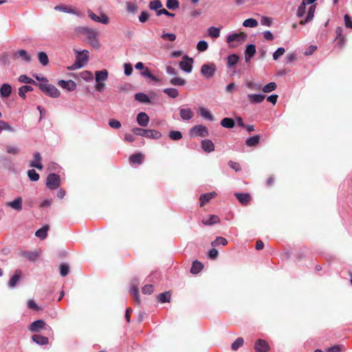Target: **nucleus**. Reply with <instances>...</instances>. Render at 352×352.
Instances as JSON below:
<instances>
[{"label":"nucleus","instance_id":"obj_19","mask_svg":"<svg viewBox=\"0 0 352 352\" xmlns=\"http://www.w3.org/2000/svg\"><path fill=\"white\" fill-rule=\"evenodd\" d=\"M216 195H217V193L214 192L201 195V196L199 197L200 206L203 207L206 203L210 201Z\"/></svg>","mask_w":352,"mask_h":352},{"label":"nucleus","instance_id":"obj_17","mask_svg":"<svg viewBox=\"0 0 352 352\" xmlns=\"http://www.w3.org/2000/svg\"><path fill=\"white\" fill-rule=\"evenodd\" d=\"M22 274V272L21 270H16L14 275L11 277L8 282V285L10 287H14L16 285L18 282L19 281L21 276Z\"/></svg>","mask_w":352,"mask_h":352},{"label":"nucleus","instance_id":"obj_13","mask_svg":"<svg viewBox=\"0 0 352 352\" xmlns=\"http://www.w3.org/2000/svg\"><path fill=\"white\" fill-rule=\"evenodd\" d=\"M234 195L243 206L248 205L252 199L251 195L249 193L236 192Z\"/></svg>","mask_w":352,"mask_h":352},{"label":"nucleus","instance_id":"obj_59","mask_svg":"<svg viewBox=\"0 0 352 352\" xmlns=\"http://www.w3.org/2000/svg\"><path fill=\"white\" fill-rule=\"evenodd\" d=\"M208 47V43L205 41H200L198 42L197 45V49L199 52H204L206 51Z\"/></svg>","mask_w":352,"mask_h":352},{"label":"nucleus","instance_id":"obj_53","mask_svg":"<svg viewBox=\"0 0 352 352\" xmlns=\"http://www.w3.org/2000/svg\"><path fill=\"white\" fill-rule=\"evenodd\" d=\"M157 298L161 302H169L170 294L168 292L161 293L159 294Z\"/></svg>","mask_w":352,"mask_h":352},{"label":"nucleus","instance_id":"obj_9","mask_svg":"<svg viewBox=\"0 0 352 352\" xmlns=\"http://www.w3.org/2000/svg\"><path fill=\"white\" fill-rule=\"evenodd\" d=\"M41 160L42 157L40 153L36 152L33 155V160L30 162V166L36 168L38 170H42L43 166L41 163Z\"/></svg>","mask_w":352,"mask_h":352},{"label":"nucleus","instance_id":"obj_30","mask_svg":"<svg viewBox=\"0 0 352 352\" xmlns=\"http://www.w3.org/2000/svg\"><path fill=\"white\" fill-rule=\"evenodd\" d=\"M144 155L142 153H139L131 155L129 160L130 162L133 164H141L144 160Z\"/></svg>","mask_w":352,"mask_h":352},{"label":"nucleus","instance_id":"obj_63","mask_svg":"<svg viewBox=\"0 0 352 352\" xmlns=\"http://www.w3.org/2000/svg\"><path fill=\"white\" fill-rule=\"evenodd\" d=\"M28 307L34 311H41V308L39 307L37 304L33 300H29L28 302Z\"/></svg>","mask_w":352,"mask_h":352},{"label":"nucleus","instance_id":"obj_7","mask_svg":"<svg viewBox=\"0 0 352 352\" xmlns=\"http://www.w3.org/2000/svg\"><path fill=\"white\" fill-rule=\"evenodd\" d=\"M12 60H15L19 58L25 62H30L31 60V56L28 54L25 50H19L14 51L12 53L11 57Z\"/></svg>","mask_w":352,"mask_h":352},{"label":"nucleus","instance_id":"obj_64","mask_svg":"<svg viewBox=\"0 0 352 352\" xmlns=\"http://www.w3.org/2000/svg\"><path fill=\"white\" fill-rule=\"evenodd\" d=\"M285 50L283 47H279L276 50V51L273 54V58L274 60H278L283 54Z\"/></svg>","mask_w":352,"mask_h":352},{"label":"nucleus","instance_id":"obj_10","mask_svg":"<svg viewBox=\"0 0 352 352\" xmlns=\"http://www.w3.org/2000/svg\"><path fill=\"white\" fill-rule=\"evenodd\" d=\"M254 349L256 352H268L270 346L266 341L258 339L254 344Z\"/></svg>","mask_w":352,"mask_h":352},{"label":"nucleus","instance_id":"obj_37","mask_svg":"<svg viewBox=\"0 0 352 352\" xmlns=\"http://www.w3.org/2000/svg\"><path fill=\"white\" fill-rule=\"evenodd\" d=\"M208 33L212 38H218L220 35V28L211 26L208 28Z\"/></svg>","mask_w":352,"mask_h":352},{"label":"nucleus","instance_id":"obj_32","mask_svg":"<svg viewBox=\"0 0 352 352\" xmlns=\"http://www.w3.org/2000/svg\"><path fill=\"white\" fill-rule=\"evenodd\" d=\"M260 142V135H256L251 138H249L245 141V144L248 146H256Z\"/></svg>","mask_w":352,"mask_h":352},{"label":"nucleus","instance_id":"obj_27","mask_svg":"<svg viewBox=\"0 0 352 352\" xmlns=\"http://www.w3.org/2000/svg\"><path fill=\"white\" fill-rule=\"evenodd\" d=\"M204 268V265L199 261H193L190 268V272L193 274L199 273Z\"/></svg>","mask_w":352,"mask_h":352},{"label":"nucleus","instance_id":"obj_40","mask_svg":"<svg viewBox=\"0 0 352 352\" xmlns=\"http://www.w3.org/2000/svg\"><path fill=\"white\" fill-rule=\"evenodd\" d=\"M131 292L134 297V300L137 304H140L141 300L140 298L139 290L137 285H133L131 289Z\"/></svg>","mask_w":352,"mask_h":352},{"label":"nucleus","instance_id":"obj_24","mask_svg":"<svg viewBox=\"0 0 352 352\" xmlns=\"http://www.w3.org/2000/svg\"><path fill=\"white\" fill-rule=\"evenodd\" d=\"M315 10H316V6L315 5L311 6L309 7V8L308 13H307V15L306 16V19L305 20H301L300 21V25H305L307 23H308L310 21H311L312 19L314 18Z\"/></svg>","mask_w":352,"mask_h":352},{"label":"nucleus","instance_id":"obj_48","mask_svg":"<svg viewBox=\"0 0 352 352\" xmlns=\"http://www.w3.org/2000/svg\"><path fill=\"white\" fill-rule=\"evenodd\" d=\"M170 82L173 85L183 86L186 85V81L182 78L175 77L170 79Z\"/></svg>","mask_w":352,"mask_h":352},{"label":"nucleus","instance_id":"obj_60","mask_svg":"<svg viewBox=\"0 0 352 352\" xmlns=\"http://www.w3.org/2000/svg\"><path fill=\"white\" fill-rule=\"evenodd\" d=\"M59 268L60 274L62 276H65L69 274V268L67 264H61Z\"/></svg>","mask_w":352,"mask_h":352},{"label":"nucleus","instance_id":"obj_12","mask_svg":"<svg viewBox=\"0 0 352 352\" xmlns=\"http://www.w3.org/2000/svg\"><path fill=\"white\" fill-rule=\"evenodd\" d=\"M46 323L43 320H37L30 324L29 330L32 332H38L41 329H43Z\"/></svg>","mask_w":352,"mask_h":352},{"label":"nucleus","instance_id":"obj_25","mask_svg":"<svg viewBox=\"0 0 352 352\" xmlns=\"http://www.w3.org/2000/svg\"><path fill=\"white\" fill-rule=\"evenodd\" d=\"M108 78V72L107 69L96 72V82H104Z\"/></svg>","mask_w":352,"mask_h":352},{"label":"nucleus","instance_id":"obj_16","mask_svg":"<svg viewBox=\"0 0 352 352\" xmlns=\"http://www.w3.org/2000/svg\"><path fill=\"white\" fill-rule=\"evenodd\" d=\"M137 122L140 126L145 127L148 124L149 118L146 113L141 112L138 114Z\"/></svg>","mask_w":352,"mask_h":352},{"label":"nucleus","instance_id":"obj_8","mask_svg":"<svg viewBox=\"0 0 352 352\" xmlns=\"http://www.w3.org/2000/svg\"><path fill=\"white\" fill-rule=\"evenodd\" d=\"M184 59L179 63V67L184 72L190 73L192 69L193 59L188 56H184Z\"/></svg>","mask_w":352,"mask_h":352},{"label":"nucleus","instance_id":"obj_31","mask_svg":"<svg viewBox=\"0 0 352 352\" xmlns=\"http://www.w3.org/2000/svg\"><path fill=\"white\" fill-rule=\"evenodd\" d=\"M21 255L31 261H36L39 256L37 252H23Z\"/></svg>","mask_w":352,"mask_h":352},{"label":"nucleus","instance_id":"obj_28","mask_svg":"<svg viewBox=\"0 0 352 352\" xmlns=\"http://www.w3.org/2000/svg\"><path fill=\"white\" fill-rule=\"evenodd\" d=\"M32 340L38 344L45 345L48 343V338L39 334L32 336Z\"/></svg>","mask_w":352,"mask_h":352},{"label":"nucleus","instance_id":"obj_57","mask_svg":"<svg viewBox=\"0 0 352 352\" xmlns=\"http://www.w3.org/2000/svg\"><path fill=\"white\" fill-rule=\"evenodd\" d=\"M83 66V64L80 63V56H76V60L75 63L69 67H68L69 69L73 70L82 67Z\"/></svg>","mask_w":352,"mask_h":352},{"label":"nucleus","instance_id":"obj_49","mask_svg":"<svg viewBox=\"0 0 352 352\" xmlns=\"http://www.w3.org/2000/svg\"><path fill=\"white\" fill-rule=\"evenodd\" d=\"M244 340L243 338H238L232 344L231 348L233 351L238 350L240 347H241L243 344Z\"/></svg>","mask_w":352,"mask_h":352},{"label":"nucleus","instance_id":"obj_56","mask_svg":"<svg viewBox=\"0 0 352 352\" xmlns=\"http://www.w3.org/2000/svg\"><path fill=\"white\" fill-rule=\"evenodd\" d=\"M161 38L164 40H168L170 41H175L176 39V35L173 33H164L163 32L161 35Z\"/></svg>","mask_w":352,"mask_h":352},{"label":"nucleus","instance_id":"obj_52","mask_svg":"<svg viewBox=\"0 0 352 352\" xmlns=\"http://www.w3.org/2000/svg\"><path fill=\"white\" fill-rule=\"evenodd\" d=\"M28 176L32 182H36L39 179V175L34 169H30L28 171Z\"/></svg>","mask_w":352,"mask_h":352},{"label":"nucleus","instance_id":"obj_51","mask_svg":"<svg viewBox=\"0 0 352 352\" xmlns=\"http://www.w3.org/2000/svg\"><path fill=\"white\" fill-rule=\"evenodd\" d=\"M77 56H80V63L84 65L87 63L89 58V52L87 50H83L82 52H76Z\"/></svg>","mask_w":352,"mask_h":352},{"label":"nucleus","instance_id":"obj_54","mask_svg":"<svg viewBox=\"0 0 352 352\" xmlns=\"http://www.w3.org/2000/svg\"><path fill=\"white\" fill-rule=\"evenodd\" d=\"M162 7V4L160 0H154L149 3V8L153 10H159Z\"/></svg>","mask_w":352,"mask_h":352},{"label":"nucleus","instance_id":"obj_11","mask_svg":"<svg viewBox=\"0 0 352 352\" xmlns=\"http://www.w3.org/2000/svg\"><path fill=\"white\" fill-rule=\"evenodd\" d=\"M58 85L62 88L67 89V91H72L76 89V84L72 80H60L58 82Z\"/></svg>","mask_w":352,"mask_h":352},{"label":"nucleus","instance_id":"obj_38","mask_svg":"<svg viewBox=\"0 0 352 352\" xmlns=\"http://www.w3.org/2000/svg\"><path fill=\"white\" fill-rule=\"evenodd\" d=\"M38 58L41 65L45 66L49 63V58L47 54L44 52H40L38 53Z\"/></svg>","mask_w":352,"mask_h":352},{"label":"nucleus","instance_id":"obj_22","mask_svg":"<svg viewBox=\"0 0 352 352\" xmlns=\"http://www.w3.org/2000/svg\"><path fill=\"white\" fill-rule=\"evenodd\" d=\"M256 53V46L254 45L250 44L246 47L245 54V61H249L251 58H252Z\"/></svg>","mask_w":352,"mask_h":352},{"label":"nucleus","instance_id":"obj_14","mask_svg":"<svg viewBox=\"0 0 352 352\" xmlns=\"http://www.w3.org/2000/svg\"><path fill=\"white\" fill-rule=\"evenodd\" d=\"M247 97L248 102L253 104L261 103L265 98V96L263 94H248Z\"/></svg>","mask_w":352,"mask_h":352},{"label":"nucleus","instance_id":"obj_41","mask_svg":"<svg viewBox=\"0 0 352 352\" xmlns=\"http://www.w3.org/2000/svg\"><path fill=\"white\" fill-rule=\"evenodd\" d=\"M54 10H58V11H62V12H67V13H71V14H76V11L74 9H72V8H70L69 6H65L58 5L54 7Z\"/></svg>","mask_w":352,"mask_h":352},{"label":"nucleus","instance_id":"obj_5","mask_svg":"<svg viewBox=\"0 0 352 352\" xmlns=\"http://www.w3.org/2000/svg\"><path fill=\"white\" fill-rule=\"evenodd\" d=\"M216 70L217 68L214 63L204 64L201 67V74L207 78L212 77L214 75Z\"/></svg>","mask_w":352,"mask_h":352},{"label":"nucleus","instance_id":"obj_20","mask_svg":"<svg viewBox=\"0 0 352 352\" xmlns=\"http://www.w3.org/2000/svg\"><path fill=\"white\" fill-rule=\"evenodd\" d=\"M220 222V219L217 215L212 214L202 220V223L205 226H212Z\"/></svg>","mask_w":352,"mask_h":352},{"label":"nucleus","instance_id":"obj_42","mask_svg":"<svg viewBox=\"0 0 352 352\" xmlns=\"http://www.w3.org/2000/svg\"><path fill=\"white\" fill-rule=\"evenodd\" d=\"M91 29L92 28H89V27L78 26L75 28L74 31L76 34L87 36Z\"/></svg>","mask_w":352,"mask_h":352},{"label":"nucleus","instance_id":"obj_4","mask_svg":"<svg viewBox=\"0 0 352 352\" xmlns=\"http://www.w3.org/2000/svg\"><path fill=\"white\" fill-rule=\"evenodd\" d=\"M247 35L244 32H240V33H234L232 34H230L227 37V42L230 44V46L234 47L235 45L232 44L233 42H237L239 44L242 43L246 38Z\"/></svg>","mask_w":352,"mask_h":352},{"label":"nucleus","instance_id":"obj_21","mask_svg":"<svg viewBox=\"0 0 352 352\" xmlns=\"http://www.w3.org/2000/svg\"><path fill=\"white\" fill-rule=\"evenodd\" d=\"M201 148L205 152L210 153L214 150V144L210 140L206 139L201 141Z\"/></svg>","mask_w":352,"mask_h":352},{"label":"nucleus","instance_id":"obj_23","mask_svg":"<svg viewBox=\"0 0 352 352\" xmlns=\"http://www.w3.org/2000/svg\"><path fill=\"white\" fill-rule=\"evenodd\" d=\"M12 93V87L9 84H3L0 88V95L2 98H8Z\"/></svg>","mask_w":352,"mask_h":352},{"label":"nucleus","instance_id":"obj_35","mask_svg":"<svg viewBox=\"0 0 352 352\" xmlns=\"http://www.w3.org/2000/svg\"><path fill=\"white\" fill-rule=\"evenodd\" d=\"M33 88L30 85H23L19 89V96L25 99V94L28 91H32Z\"/></svg>","mask_w":352,"mask_h":352},{"label":"nucleus","instance_id":"obj_3","mask_svg":"<svg viewBox=\"0 0 352 352\" xmlns=\"http://www.w3.org/2000/svg\"><path fill=\"white\" fill-rule=\"evenodd\" d=\"M99 32L94 29H91L87 35L88 43L94 48L99 49L101 46L100 43L98 38Z\"/></svg>","mask_w":352,"mask_h":352},{"label":"nucleus","instance_id":"obj_36","mask_svg":"<svg viewBox=\"0 0 352 352\" xmlns=\"http://www.w3.org/2000/svg\"><path fill=\"white\" fill-rule=\"evenodd\" d=\"M19 81L22 83L35 85L36 86L38 85V83L35 82L33 79L24 74L19 77Z\"/></svg>","mask_w":352,"mask_h":352},{"label":"nucleus","instance_id":"obj_18","mask_svg":"<svg viewBox=\"0 0 352 352\" xmlns=\"http://www.w3.org/2000/svg\"><path fill=\"white\" fill-rule=\"evenodd\" d=\"M179 115L182 120H190L193 116V111L189 108H182L179 110Z\"/></svg>","mask_w":352,"mask_h":352},{"label":"nucleus","instance_id":"obj_29","mask_svg":"<svg viewBox=\"0 0 352 352\" xmlns=\"http://www.w3.org/2000/svg\"><path fill=\"white\" fill-rule=\"evenodd\" d=\"M221 125L227 129H232L234 126L235 122L232 118H224L221 121Z\"/></svg>","mask_w":352,"mask_h":352},{"label":"nucleus","instance_id":"obj_34","mask_svg":"<svg viewBox=\"0 0 352 352\" xmlns=\"http://www.w3.org/2000/svg\"><path fill=\"white\" fill-rule=\"evenodd\" d=\"M135 99L142 103H150L151 100L148 96L144 93H138L135 95Z\"/></svg>","mask_w":352,"mask_h":352},{"label":"nucleus","instance_id":"obj_26","mask_svg":"<svg viewBox=\"0 0 352 352\" xmlns=\"http://www.w3.org/2000/svg\"><path fill=\"white\" fill-rule=\"evenodd\" d=\"M145 138L157 140L162 138V133L157 130L147 129Z\"/></svg>","mask_w":352,"mask_h":352},{"label":"nucleus","instance_id":"obj_43","mask_svg":"<svg viewBox=\"0 0 352 352\" xmlns=\"http://www.w3.org/2000/svg\"><path fill=\"white\" fill-rule=\"evenodd\" d=\"M199 112H200V114L201 116L208 120H213V116L211 114V113L208 110L206 109V108L204 107H200L199 108Z\"/></svg>","mask_w":352,"mask_h":352},{"label":"nucleus","instance_id":"obj_61","mask_svg":"<svg viewBox=\"0 0 352 352\" xmlns=\"http://www.w3.org/2000/svg\"><path fill=\"white\" fill-rule=\"evenodd\" d=\"M247 87L251 89L258 91L262 88V85L261 84L255 83L252 81H248L247 82Z\"/></svg>","mask_w":352,"mask_h":352},{"label":"nucleus","instance_id":"obj_33","mask_svg":"<svg viewBox=\"0 0 352 352\" xmlns=\"http://www.w3.org/2000/svg\"><path fill=\"white\" fill-rule=\"evenodd\" d=\"M49 228H50L49 226L45 225V226H43L41 228H40L39 230H38L36 232L35 235L41 239H44L47 236V230H49Z\"/></svg>","mask_w":352,"mask_h":352},{"label":"nucleus","instance_id":"obj_58","mask_svg":"<svg viewBox=\"0 0 352 352\" xmlns=\"http://www.w3.org/2000/svg\"><path fill=\"white\" fill-rule=\"evenodd\" d=\"M6 151L8 153L12 154V155H17L19 153V148L16 146H13L11 145H8L6 147Z\"/></svg>","mask_w":352,"mask_h":352},{"label":"nucleus","instance_id":"obj_1","mask_svg":"<svg viewBox=\"0 0 352 352\" xmlns=\"http://www.w3.org/2000/svg\"><path fill=\"white\" fill-rule=\"evenodd\" d=\"M38 88L46 95L52 97L58 98L60 96V91L54 85L45 83H38Z\"/></svg>","mask_w":352,"mask_h":352},{"label":"nucleus","instance_id":"obj_62","mask_svg":"<svg viewBox=\"0 0 352 352\" xmlns=\"http://www.w3.org/2000/svg\"><path fill=\"white\" fill-rule=\"evenodd\" d=\"M109 126L116 129H118L121 127V123L120 121L115 120V119H111L109 121Z\"/></svg>","mask_w":352,"mask_h":352},{"label":"nucleus","instance_id":"obj_2","mask_svg":"<svg viewBox=\"0 0 352 352\" xmlns=\"http://www.w3.org/2000/svg\"><path fill=\"white\" fill-rule=\"evenodd\" d=\"M60 185V176L55 173H50L46 179V186L50 190L58 188Z\"/></svg>","mask_w":352,"mask_h":352},{"label":"nucleus","instance_id":"obj_46","mask_svg":"<svg viewBox=\"0 0 352 352\" xmlns=\"http://www.w3.org/2000/svg\"><path fill=\"white\" fill-rule=\"evenodd\" d=\"M257 25V21L252 18L245 19L243 23V25L247 28H255Z\"/></svg>","mask_w":352,"mask_h":352},{"label":"nucleus","instance_id":"obj_50","mask_svg":"<svg viewBox=\"0 0 352 352\" xmlns=\"http://www.w3.org/2000/svg\"><path fill=\"white\" fill-rule=\"evenodd\" d=\"M169 138L174 141L179 140L182 138V134L179 131H170Z\"/></svg>","mask_w":352,"mask_h":352},{"label":"nucleus","instance_id":"obj_55","mask_svg":"<svg viewBox=\"0 0 352 352\" xmlns=\"http://www.w3.org/2000/svg\"><path fill=\"white\" fill-rule=\"evenodd\" d=\"M228 243V241L226 239L222 237V236H218L215 241L212 242V246H216L219 245H226Z\"/></svg>","mask_w":352,"mask_h":352},{"label":"nucleus","instance_id":"obj_47","mask_svg":"<svg viewBox=\"0 0 352 352\" xmlns=\"http://www.w3.org/2000/svg\"><path fill=\"white\" fill-rule=\"evenodd\" d=\"M166 7L169 10H176L179 7V3L177 0H167Z\"/></svg>","mask_w":352,"mask_h":352},{"label":"nucleus","instance_id":"obj_39","mask_svg":"<svg viewBox=\"0 0 352 352\" xmlns=\"http://www.w3.org/2000/svg\"><path fill=\"white\" fill-rule=\"evenodd\" d=\"M239 57L238 55L233 54L228 56L227 63L229 67L236 65L239 61Z\"/></svg>","mask_w":352,"mask_h":352},{"label":"nucleus","instance_id":"obj_6","mask_svg":"<svg viewBox=\"0 0 352 352\" xmlns=\"http://www.w3.org/2000/svg\"><path fill=\"white\" fill-rule=\"evenodd\" d=\"M208 134L209 133L208 129L202 124L196 125L190 129V135L192 136H199L204 138L207 137Z\"/></svg>","mask_w":352,"mask_h":352},{"label":"nucleus","instance_id":"obj_45","mask_svg":"<svg viewBox=\"0 0 352 352\" xmlns=\"http://www.w3.org/2000/svg\"><path fill=\"white\" fill-rule=\"evenodd\" d=\"M164 93H165L166 94H167L169 97H170L172 98H175L179 95L178 91L175 88L164 89Z\"/></svg>","mask_w":352,"mask_h":352},{"label":"nucleus","instance_id":"obj_44","mask_svg":"<svg viewBox=\"0 0 352 352\" xmlns=\"http://www.w3.org/2000/svg\"><path fill=\"white\" fill-rule=\"evenodd\" d=\"M276 87V84L274 82H272L263 87L261 89L264 93H270L275 90Z\"/></svg>","mask_w":352,"mask_h":352},{"label":"nucleus","instance_id":"obj_15","mask_svg":"<svg viewBox=\"0 0 352 352\" xmlns=\"http://www.w3.org/2000/svg\"><path fill=\"white\" fill-rule=\"evenodd\" d=\"M22 203L23 199L21 197L16 198L12 201H9L6 203V206H9L17 211H21L22 210Z\"/></svg>","mask_w":352,"mask_h":352}]
</instances>
